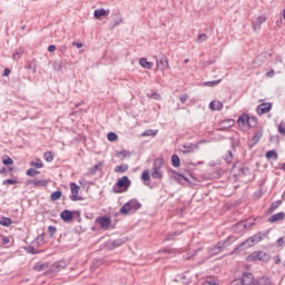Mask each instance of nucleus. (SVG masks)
<instances>
[{
    "instance_id": "1",
    "label": "nucleus",
    "mask_w": 285,
    "mask_h": 285,
    "mask_svg": "<svg viewBox=\"0 0 285 285\" xmlns=\"http://www.w3.org/2000/svg\"><path fill=\"white\" fill-rule=\"evenodd\" d=\"M234 177L248 184L249 181H255V174L250 173V168L244 165H234L233 167Z\"/></svg>"
},
{
    "instance_id": "2",
    "label": "nucleus",
    "mask_w": 285,
    "mask_h": 285,
    "mask_svg": "<svg viewBox=\"0 0 285 285\" xmlns=\"http://www.w3.org/2000/svg\"><path fill=\"white\" fill-rule=\"evenodd\" d=\"M237 242V237L235 236H228L226 239L220 240L210 249L212 255H219V253H224L228 246H232V244H235Z\"/></svg>"
},
{
    "instance_id": "3",
    "label": "nucleus",
    "mask_w": 285,
    "mask_h": 285,
    "mask_svg": "<svg viewBox=\"0 0 285 285\" xmlns=\"http://www.w3.org/2000/svg\"><path fill=\"white\" fill-rule=\"evenodd\" d=\"M262 239H264V236H262V233H258V234L247 238L246 240L240 243L239 246L234 248V250L232 252V255H235V253L239 252V248H252V246H255V244H259V242H262Z\"/></svg>"
},
{
    "instance_id": "4",
    "label": "nucleus",
    "mask_w": 285,
    "mask_h": 285,
    "mask_svg": "<svg viewBox=\"0 0 285 285\" xmlns=\"http://www.w3.org/2000/svg\"><path fill=\"white\" fill-rule=\"evenodd\" d=\"M141 208V203L137 199H130L119 210L120 215H134L136 210Z\"/></svg>"
},
{
    "instance_id": "5",
    "label": "nucleus",
    "mask_w": 285,
    "mask_h": 285,
    "mask_svg": "<svg viewBox=\"0 0 285 285\" xmlns=\"http://www.w3.org/2000/svg\"><path fill=\"white\" fill-rule=\"evenodd\" d=\"M237 124L238 126H248L249 128H255V126H257V118L243 114L238 117Z\"/></svg>"
},
{
    "instance_id": "6",
    "label": "nucleus",
    "mask_w": 285,
    "mask_h": 285,
    "mask_svg": "<svg viewBox=\"0 0 285 285\" xmlns=\"http://www.w3.org/2000/svg\"><path fill=\"white\" fill-rule=\"evenodd\" d=\"M247 259L248 262H268V259H271V254L262 250H256L249 254Z\"/></svg>"
},
{
    "instance_id": "7",
    "label": "nucleus",
    "mask_w": 285,
    "mask_h": 285,
    "mask_svg": "<svg viewBox=\"0 0 285 285\" xmlns=\"http://www.w3.org/2000/svg\"><path fill=\"white\" fill-rule=\"evenodd\" d=\"M130 178L128 176H122L118 181L114 185V193H124L121 188H125V190L130 188Z\"/></svg>"
},
{
    "instance_id": "8",
    "label": "nucleus",
    "mask_w": 285,
    "mask_h": 285,
    "mask_svg": "<svg viewBox=\"0 0 285 285\" xmlns=\"http://www.w3.org/2000/svg\"><path fill=\"white\" fill-rule=\"evenodd\" d=\"M255 276L252 273L245 272L243 273L240 278L234 279V284L239 285H253L255 283Z\"/></svg>"
},
{
    "instance_id": "9",
    "label": "nucleus",
    "mask_w": 285,
    "mask_h": 285,
    "mask_svg": "<svg viewBox=\"0 0 285 285\" xmlns=\"http://www.w3.org/2000/svg\"><path fill=\"white\" fill-rule=\"evenodd\" d=\"M75 215H77V217H80L81 215V212L79 210H68V209H65L60 213V218L62 219V222H72Z\"/></svg>"
},
{
    "instance_id": "10",
    "label": "nucleus",
    "mask_w": 285,
    "mask_h": 285,
    "mask_svg": "<svg viewBox=\"0 0 285 285\" xmlns=\"http://www.w3.org/2000/svg\"><path fill=\"white\" fill-rule=\"evenodd\" d=\"M96 224H99L100 228H102V230H108V228H110V226H112V219H110V217L108 216H98L96 218Z\"/></svg>"
},
{
    "instance_id": "11",
    "label": "nucleus",
    "mask_w": 285,
    "mask_h": 285,
    "mask_svg": "<svg viewBox=\"0 0 285 285\" xmlns=\"http://www.w3.org/2000/svg\"><path fill=\"white\" fill-rule=\"evenodd\" d=\"M70 188H71V197H70L71 202H83V197L79 196V190H80L79 185H77V183H71Z\"/></svg>"
},
{
    "instance_id": "12",
    "label": "nucleus",
    "mask_w": 285,
    "mask_h": 285,
    "mask_svg": "<svg viewBox=\"0 0 285 285\" xmlns=\"http://www.w3.org/2000/svg\"><path fill=\"white\" fill-rule=\"evenodd\" d=\"M68 264L66 261H57L50 266V273H59V271H63Z\"/></svg>"
},
{
    "instance_id": "13",
    "label": "nucleus",
    "mask_w": 285,
    "mask_h": 285,
    "mask_svg": "<svg viewBox=\"0 0 285 285\" xmlns=\"http://www.w3.org/2000/svg\"><path fill=\"white\" fill-rule=\"evenodd\" d=\"M272 109H273V104L263 102L257 107V115H266V112H271Z\"/></svg>"
},
{
    "instance_id": "14",
    "label": "nucleus",
    "mask_w": 285,
    "mask_h": 285,
    "mask_svg": "<svg viewBox=\"0 0 285 285\" xmlns=\"http://www.w3.org/2000/svg\"><path fill=\"white\" fill-rule=\"evenodd\" d=\"M252 226H255L254 222H239L234 226V230H239L240 233H244L245 228H252Z\"/></svg>"
},
{
    "instance_id": "15",
    "label": "nucleus",
    "mask_w": 285,
    "mask_h": 285,
    "mask_svg": "<svg viewBox=\"0 0 285 285\" xmlns=\"http://www.w3.org/2000/svg\"><path fill=\"white\" fill-rule=\"evenodd\" d=\"M264 137V130L258 129L254 132L252 139L249 140V146L253 148L256 144H259V140Z\"/></svg>"
},
{
    "instance_id": "16",
    "label": "nucleus",
    "mask_w": 285,
    "mask_h": 285,
    "mask_svg": "<svg viewBox=\"0 0 285 285\" xmlns=\"http://www.w3.org/2000/svg\"><path fill=\"white\" fill-rule=\"evenodd\" d=\"M180 151L184 153V155H188L190 153H194L196 150H199V145L197 144H188V145H181Z\"/></svg>"
},
{
    "instance_id": "17",
    "label": "nucleus",
    "mask_w": 285,
    "mask_h": 285,
    "mask_svg": "<svg viewBox=\"0 0 285 285\" xmlns=\"http://www.w3.org/2000/svg\"><path fill=\"white\" fill-rule=\"evenodd\" d=\"M284 218H285L284 212H279V213L272 215L268 218V222H269V224H275V222H282V220H284Z\"/></svg>"
},
{
    "instance_id": "18",
    "label": "nucleus",
    "mask_w": 285,
    "mask_h": 285,
    "mask_svg": "<svg viewBox=\"0 0 285 285\" xmlns=\"http://www.w3.org/2000/svg\"><path fill=\"white\" fill-rule=\"evenodd\" d=\"M262 23H266V16H261L253 22L254 30H261Z\"/></svg>"
},
{
    "instance_id": "19",
    "label": "nucleus",
    "mask_w": 285,
    "mask_h": 285,
    "mask_svg": "<svg viewBox=\"0 0 285 285\" xmlns=\"http://www.w3.org/2000/svg\"><path fill=\"white\" fill-rule=\"evenodd\" d=\"M156 66L158 68V70H168V59L166 58H160L159 60H157Z\"/></svg>"
},
{
    "instance_id": "20",
    "label": "nucleus",
    "mask_w": 285,
    "mask_h": 285,
    "mask_svg": "<svg viewBox=\"0 0 285 285\" xmlns=\"http://www.w3.org/2000/svg\"><path fill=\"white\" fill-rule=\"evenodd\" d=\"M110 14V11L101 8V9H96L94 12L95 19H101V17H108Z\"/></svg>"
},
{
    "instance_id": "21",
    "label": "nucleus",
    "mask_w": 285,
    "mask_h": 285,
    "mask_svg": "<svg viewBox=\"0 0 285 285\" xmlns=\"http://www.w3.org/2000/svg\"><path fill=\"white\" fill-rule=\"evenodd\" d=\"M128 239L126 238H118L115 240H109V245L112 246V248H119L120 246H124Z\"/></svg>"
},
{
    "instance_id": "22",
    "label": "nucleus",
    "mask_w": 285,
    "mask_h": 285,
    "mask_svg": "<svg viewBox=\"0 0 285 285\" xmlns=\"http://www.w3.org/2000/svg\"><path fill=\"white\" fill-rule=\"evenodd\" d=\"M171 175L174 177V179H176V181H179V184H181V181H187L190 183V180L188 179V177L179 174L178 171L173 170Z\"/></svg>"
},
{
    "instance_id": "23",
    "label": "nucleus",
    "mask_w": 285,
    "mask_h": 285,
    "mask_svg": "<svg viewBox=\"0 0 285 285\" xmlns=\"http://www.w3.org/2000/svg\"><path fill=\"white\" fill-rule=\"evenodd\" d=\"M139 65L141 66V68H145L146 70H153V66H154V63L148 61V59L146 58H140Z\"/></svg>"
},
{
    "instance_id": "24",
    "label": "nucleus",
    "mask_w": 285,
    "mask_h": 285,
    "mask_svg": "<svg viewBox=\"0 0 285 285\" xmlns=\"http://www.w3.org/2000/svg\"><path fill=\"white\" fill-rule=\"evenodd\" d=\"M210 110H222L224 108V104L219 100H213L209 104Z\"/></svg>"
},
{
    "instance_id": "25",
    "label": "nucleus",
    "mask_w": 285,
    "mask_h": 285,
    "mask_svg": "<svg viewBox=\"0 0 285 285\" xmlns=\"http://www.w3.org/2000/svg\"><path fill=\"white\" fill-rule=\"evenodd\" d=\"M141 180L144 181L145 186H149L150 184V171L145 169L141 174Z\"/></svg>"
},
{
    "instance_id": "26",
    "label": "nucleus",
    "mask_w": 285,
    "mask_h": 285,
    "mask_svg": "<svg viewBox=\"0 0 285 285\" xmlns=\"http://www.w3.org/2000/svg\"><path fill=\"white\" fill-rule=\"evenodd\" d=\"M114 17H116L114 21V28H117V26H120V23H124V17H121V11H117Z\"/></svg>"
},
{
    "instance_id": "27",
    "label": "nucleus",
    "mask_w": 285,
    "mask_h": 285,
    "mask_svg": "<svg viewBox=\"0 0 285 285\" xmlns=\"http://www.w3.org/2000/svg\"><path fill=\"white\" fill-rule=\"evenodd\" d=\"M252 285H271V279L266 278V277H261V278L254 281V283Z\"/></svg>"
},
{
    "instance_id": "28",
    "label": "nucleus",
    "mask_w": 285,
    "mask_h": 285,
    "mask_svg": "<svg viewBox=\"0 0 285 285\" xmlns=\"http://www.w3.org/2000/svg\"><path fill=\"white\" fill-rule=\"evenodd\" d=\"M153 168L156 170H161V168H164V158H156Z\"/></svg>"
},
{
    "instance_id": "29",
    "label": "nucleus",
    "mask_w": 285,
    "mask_h": 285,
    "mask_svg": "<svg viewBox=\"0 0 285 285\" xmlns=\"http://www.w3.org/2000/svg\"><path fill=\"white\" fill-rule=\"evenodd\" d=\"M171 165L174 166V168H179L181 166V160L179 159V156H177V154H174L171 156Z\"/></svg>"
},
{
    "instance_id": "30",
    "label": "nucleus",
    "mask_w": 285,
    "mask_h": 285,
    "mask_svg": "<svg viewBox=\"0 0 285 285\" xmlns=\"http://www.w3.org/2000/svg\"><path fill=\"white\" fill-rule=\"evenodd\" d=\"M220 126L222 128L226 129V128H233V126H235V120L233 119H226V120H223L220 122Z\"/></svg>"
},
{
    "instance_id": "31",
    "label": "nucleus",
    "mask_w": 285,
    "mask_h": 285,
    "mask_svg": "<svg viewBox=\"0 0 285 285\" xmlns=\"http://www.w3.org/2000/svg\"><path fill=\"white\" fill-rule=\"evenodd\" d=\"M203 285H219V279L210 276V277L206 278V281L203 283Z\"/></svg>"
},
{
    "instance_id": "32",
    "label": "nucleus",
    "mask_w": 285,
    "mask_h": 285,
    "mask_svg": "<svg viewBox=\"0 0 285 285\" xmlns=\"http://www.w3.org/2000/svg\"><path fill=\"white\" fill-rule=\"evenodd\" d=\"M153 179H164V174L161 173V169H154L151 173Z\"/></svg>"
},
{
    "instance_id": "33",
    "label": "nucleus",
    "mask_w": 285,
    "mask_h": 285,
    "mask_svg": "<svg viewBox=\"0 0 285 285\" xmlns=\"http://www.w3.org/2000/svg\"><path fill=\"white\" fill-rule=\"evenodd\" d=\"M158 132H159V130L147 129L141 135H142V137H157Z\"/></svg>"
},
{
    "instance_id": "34",
    "label": "nucleus",
    "mask_w": 285,
    "mask_h": 285,
    "mask_svg": "<svg viewBox=\"0 0 285 285\" xmlns=\"http://www.w3.org/2000/svg\"><path fill=\"white\" fill-rule=\"evenodd\" d=\"M278 206H282V200L273 202L268 208V213H275V210H277Z\"/></svg>"
},
{
    "instance_id": "35",
    "label": "nucleus",
    "mask_w": 285,
    "mask_h": 285,
    "mask_svg": "<svg viewBox=\"0 0 285 285\" xmlns=\"http://www.w3.org/2000/svg\"><path fill=\"white\" fill-rule=\"evenodd\" d=\"M266 159H274L277 160V151L275 149L268 150L265 154Z\"/></svg>"
},
{
    "instance_id": "36",
    "label": "nucleus",
    "mask_w": 285,
    "mask_h": 285,
    "mask_svg": "<svg viewBox=\"0 0 285 285\" xmlns=\"http://www.w3.org/2000/svg\"><path fill=\"white\" fill-rule=\"evenodd\" d=\"M26 253H28L29 255H39V253H41V250L36 249L35 246H28L24 247Z\"/></svg>"
},
{
    "instance_id": "37",
    "label": "nucleus",
    "mask_w": 285,
    "mask_h": 285,
    "mask_svg": "<svg viewBox=\"0 0 285 285\" xmlns=\"http://www.w3.org/2000/svg\"><path fill=\"white\" fill-rule=\"evenodd\" d=\"M61 195H62L61 190H56L51 193V196H50L51 202H57L61 199Z\"/></svg>"
},
{
    "instance_id": "38",
    "label": "nucleus",
    "mask_w": 285,
    "mask_h": 285,
    "mask_svg": "<svg viewBox=\"0 0 285 285\" xmlns=\"http://www.w3.org/2000/svg\"><path fill=\"white\" fill-rule=\"evenodd\" d=\"M235 159V156H233V151L228 150L227 155L224 157V160L226 161V164H233Z\"/></svg>"
},
{
    "instance_id": "39",
    "label": "nucleus",
    "mask_w": 285,
    "mask_h": 285,
    "mask_svg": "<svg viewBox=\"0 0 285 285\" xmlns=\"http://www.w3.org/2000/svg\"><path fill=\"white\" fill-rule=\"evenodd\" d=\"M115 173H126V170H128V165L127 164H122V165H118L115 167Z\"/></svg>"
},
{
    "instance_id": "40",
    "label": "nucleus",
    "mask_w": 285,
    "mask_h": 285,
    "mask_svg": "<svg viewBox=\"0 0 285 285\" xmlns=\"http://www.w3.org/2000/svg\"><path fill=\"white\" fill-rule=\"evenodd\" d=\"M31 184H33V186H48V180H46V179H33L31 181Z\"/></svg>"
},
{
    "instance_id": "41",
    "label": "nucleus",
    "mask_w": 285,
    "mask_h": 285,
    "mask_svg": "<svg viewBox=\"0 0 285 285\" xmlns=\"http://www.w3.org/2000/svg\"><path fill=\"white\" fill-rule=\"evenodd\" d=\"M219 83H222V79L213 80V81H206V82H204V86H208L209 88H213L215 86H219Z\"/></svg>"
},
{
    "instance_id": "42",
    "label": "nucleus",
    "mask_w": 285,
    "mask_h": 285,
    "mask_svg": "<svg viewBox=\"0 0 285 285\" xmlns=\"http://www.w3.org/2000/svg\"><path fill=\"white\" fill-rule=\"evenodd\" d=\"M26 175L28 177H37V175H39V170L35 169V168H29L26 173Z\"/></svg>"
},
{
    "instance_id": "43",
    "label": "nucleus",
    "mask_w": 285,
    "mask_h": 285,
    "mask_svg": "<svg viewBox=\"0 0 285 285\" xmlns=\"http://www.w3.org/2000/svg\"><path fill=\"white\" fill-rule=\"evenodd\" d=\"M45 160H47L48 163L53 161L55 160V154L52 151L45 153Z\"/></svg>"
},
{
    "instance_id": "44",
    "label": "nucleus",
    "mask_w": 285,
    "mask_h": 285,
    "mask_svg": "<svg viewBox=\"0 0 285 285\" xmlns=\"http://www.w3.org/2000/svg\"><path fill=\"white\" fill-rule=\"evenodd\" d=\"M2 164H3V166H12V164H14V160H12V158H10L9 156H6L2 159Z\"/></svg>"
},
{
    "instance_id": "45",
    "label": "nucleus",
    "mask_w": 285,
    "mask_h": 285,
    "mask_svg": "<svg viewBox=\"0 0 285 285\" xmlns=\"http://www.w3.org/2000/svg\"><path fill=\"white\" fill-rule=\"evenodd\" d=\"M204 41H208V36L206 33L198 35L197 43H204Z\"/></svg>"
},
{
    "instance_id": "46",
    "label": "nucleus",
    "mask_w": 285,
    "mask_h": 285,
    "mask_svg": "<svg viewBox=\"0 0 285 285\" xmlns=\"http://www.w3.org/2000/svg\"><path fill=\"white\" fill-rule=\"evenodd\" d=\"M12 224V219H10L9 217H3L1 220H0V225L1 226H10Z\"/></svg>"
},
{
    "instance_id": "47",
    "label": "nucleus",
    "mask_w": 285,
    "mask_h": 285,
    "mask_svg": "<svg viewBox=\"0 0 285 285\" xmlns=\"http://www.w3.org/2000/svg\"><path fill=\"white\" fill-rule=\"evenodd\" d=\"M119 138V136H117L115 132L110 131L107 135V139L108 141H117V139Z\"/></svg>"
},
{
    "instance_id": "48",
    "label": "nucleus",
    "mask_w": 285,
    "mask_h": 285,
    "mask_svg": "<svg viewBox=\"0 0 285 285\" xmlns=\"http://www.w3.org/2000/svg\"><path fill=\"white\" fill-rule=\"evenodd\" d=\"M48 233H49V237H55V235L57 234V227L50 225V226L48 227Z\"/></svg>"
},
{
    "instance_id": "49",
    "label": "nucleus",
    "mask_w": 285,
    "mask_h": 285,
    "mask_svg": "<svg viewBox=\"0 0 285 285\" xmlns=\"http://www.w3.org/2000/svg\"><path fill=\"white\" fill-rule=\"evenodd\" d=\"M180 234L181 232L169 233L166 239L169 242L170 239H175V237H179Z\"/></svg>"
},
{
    "instance_id": "50",
    "label": "nucleus",
    "mask_w": 285,
    "mask_h": 285,
    "mask_svg": "<svg viewBox=\"0 0 285 285\" xmlns=\"http://www.w3.org/2000/svg\"><path fill=\"white\" fill-rule=\"evenodd\" d=\"M21 55H23V50L16 51L12 56L14 61H19L21 59Z\"/></svg>"
},
{
    "instance_id": "51",
    "label": "nucleus",
    "mask_w": 285,
    "mask_h": 285,
    "mask_svg": "<svg viewBox=\"0 0 285 285\" xmlns=\"http://www.w3.org/2000/svg\"><path fill=\"white\" fill-rule=\"evenodd\" d=\"M2 184H3V186H8V184L10 186H14V184H17V179L8 178V179L3 180Z\"/></svg>"
},
{
    "instance_id": "52",
    "label": "nucleus",
    "mask_w": 285,
    "mask_h": 285,
    "mask_svg": "<svg viewBox=\"0 0 285 285\" xmlns=\"http://www.w3.org/2000/svg\"><path fill=\"white\" fill-rule=\"evenodd\" d=\"M278 132H279L281 135H285V121H284V120H282V121L279 122V125H278Z\"/></svg>"
},
{
    "instance_id": "53",
    "label": "nucleus",
    "mask_w": 285,
    "mask_h": 285,
    "mask_svg": "<svg viewBox=\"0 0 285 285\" xmlns=\"http://www.w3.org/2000/svg\"><path fill=\"white\" fill-rule=\"evenodd\" d=\"M31 166H35V168H43V163L41 159H37V163L31 161Z\"/></svg>"
},
{
    "instance_id": "54",
    "label": "nucleus",
    "mask_w": 285,
    "mask_h": 285,
    "mask_svg": "<svg viewBox=\"0 0 285 285\" xmlns=\"http://www.w3.org/2000/svg\"><path fill=\"white\" fill-rule=\"evenodd\" d=\"M33 271H37L38 273H41V271H46V264L36 265L33 267Z\"/></svg>"
},
{
    "instance_id": "55",
    "label": "nucleus",
    "mask_w": 285,
    "mask_h": 285,
    "mask_svg": "<svg viewBox=\"0 0 285 285\" xmlns=\"http://www.w3.org/2000/svg\"><path fill=\"white\" fill-rule=\"evenodd\" d=\"M269 141L271 144H279V136H271Z\"/></svg>"
},
{
    "instance_id": "56",
    "label": "nucleus",
    "mask_w": 285,
    "mask_h": 285,
    "mask_svg": "<svg viewBox=\"0 0 285 285\" xmlns=\"http://www.w3.org/2000/svg\"><path fill=\"white\" fill-rule=\"evenodd\" d=\"M265 76L267 77V78H269V79H273V77H275V70H269V71H267L266 73H265Z\"/></svg>"
},
{
    "instance_id": "57",
    "label": "nucleus",
    "mask_w": 285,
    "mask_h": 285,
    "mask_svg": "<svg viewBox=\"0 0 285 285\" xmlns=\"http://www.w3.org/2000/svg\"><path fill=\"white\" fill-rule=\"evenodd\" d=\"M179 100L183 102V104H186V101H188V94H185L183 96L179 97Z\"/></svg>"
},
{
    "instance_id": "58",
    "label": "nucleus",
    "mask_w": 285,
    "mask_h": 285,
    "mask_svg": "<svg viewBox=\"0 0 285 285\" xmlns=\"http://www.w3.org/2000/svg\"><path fill=\"white\" fill-rule=\"evenodd\" d=\"M55 50H57V46L50 45V46L48 47V52H55Z\"/></svg>"
},
{
    "instance_id": "59",
    "label": "nucleus",
    "mask_w": 285,
    "mask_h": 285,
    "mask_svg": "<svg viewBox=\"0 0 285 285\" xmlns=\"http://www.w3.org/2000/svg\"><path fill=\"white\" fill-rule=\"evenodd\" d=\"M36 239H37V244H39V242H43V239H46L45 234H41V235L37 236Z\"/></svg>"
},
{
    "instance_id": "60",
    "label": "nucleus",
    "mask_w": 285,
    "mask_h": 285,
    "mask_svg": "<svg viewBox=\"0 0 285 285\" xmlns=\"http://www.w3.org/2000/svg\"><path fill=\"white\" fill-rule=\"evenodd\" d=\"M99 166H104V164L102 163H98L97 165H95L92 167L94 173H97V170H99Z\"/></svg>"
},
{
    "instance_id": "61",
    "label": "nucleus",
    "mask_w": 285,
    "mask_h": 285,
    "mask_svg": "<svg viewBox=\"0 0 285 285\" xmlns=\"http://www.w3.org/2000/svg\"><path fill=\"white\" fill-rule=\"evenodd\" d=\"M2 244L6 246L7 244H10V238L9 237H3L2 238Z\"/></svg>"
},
{
    "instance_id": "62",
    "label": "nucleus",
    "mask_w": 285,
    "mask_h": 285,
    "mask_svg": "<svg viewBox=\"0 0 285 285\" xmlns=\"http://www.w3.org/2000/svg\"><path fill=\"white\" fill-rule=\"evenodd\" d=\"M73 46H76V48H83V43L81 42H73Z\"/></svg>"
},
{
    "instance_id": "63",
    "label": "nucleus",
    "mask_w": 285,
    "mask_h": 285,
    "mask_svg": "<svg viewBox=\"0 0 285 285\" xmlns=\"http://www.w3.org/2000/svg\"><path fill=\"white\" fill-rule=\"evenodd\" d=\"M8 75H10V69L9 68L4 69L3 77H8Z\"/></svg>"
},
{
    "instance_id": "64",
    "label": "nucleus",
    "mask_w": 285,
    "mask_h": 285,
    "mask_svg": "<svg viewBox=\"0 0 285 285\" xmlns=\"http://www.w3.org/2000/svg\"><path fill=\"white\" fill-rule=\"evenodd\" d=\"M158 253H170V249H168V248L160 249Z\"/></svg>"
}]
</instances>
